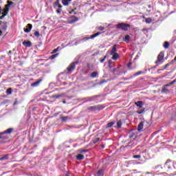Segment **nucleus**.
<instances>
[{
    "label": "nucleus",
    "mask_w": 176,
    "mask_h": 176,
    "mask_svg": "<svg viewBox=\"0 0 176 176\" xmlns=\"http://www.w3.org/2000/svg\"><path fill=\"white\" fill-rule=\"evenodd\" d=\"M118 30H122V31H128L130 28V25L127 23H119L117 25Z\"/></svg>",
    "instance_id": "obj_1"
},
{
    "label": "nucleus",
    "mask_w": 176,
    "mask_h": 176,
    "mask_svg": "<svg viewBox=\"0 0 176 176\" xmlns=\"http://www.w3.org/2000/svg\"><path fill=\"white\" fill-rule=\"evenodd\" d=\"M89 109L90 111H101V109H104V106H102V104L91 106L89 107Z\"/></svg>",
    "instance_id": "obj_2"
},
{
    "label": "nucleus",
    "mask_w": 176,
    "mask_h": 176,
    "mask_svg": "<svg viewBox=\"0 0 176 176\" xmlns=\"http://www.w3.org/2000/svg\"><path fill=\"white\" fill-rule=\"evenodd\" d=\"M76 64H78V61L72 63L68 67H67V74H71L72 71H74L76 67Z\"/></svg>",
    "instance_id": "obj_3"
},
{
    "label": "nucleus",
    "mask_w": 176,
    "mask_h": 176,
    "mask_svg": "<svg viewBox=\"0 0 176 176\" xmlns=\"http://www.w3.org/2000/svg\"><path fill=\"white\" fill-rule=\"evenodd\" d=\"M164 58V52H162L159 54L157 57V60H156L155 64H162V61Z\"/></svg>",
    "instance_id": "obj_4"
},
{
    "label": "nucleus",
    "mask_w": 176,
    "mask_h": 176,
    "mask_svg": "<svg viewBox=\"0 0 176 176\" xmlns=\"http://www.w3.org/2000/svg\"><path fill=\"white\" fill-rule=\"evenodd\" d=\"M171 164H171V160H168L166 161V162L165 163L164 167L166 168L170 169V168H171ZM173 166L174 168H175L176 162H173Z\"/></svg>",
    "instance_id": "obj_5"
},
{
    "label": "nucleus",
    "mask_w": 176,
    "mask_h": 176,
    "mask_svg": "<svg viewBox=\"0 0 176 176\" xmlns=\"http://www.w3.org/2000/svg\"><path fill=\"white\" fill-rule=\"evenodd\" d=\"M12 131H13V128H10L2 133H0V135L1 137H6L5 134H12Z\"/></svg>",
    "instance_id": "obj_6"
},
{
    "label": "nucleus",
    "mask_w": 176,
    "mask_h": 176,
    "mask_svg": "<svg viewBox=\"0 0 176 176\" xmlns=\"http://www.w3.org/2000/svg\"><path fill=\"white\" fill-rule=\"evenodd\" d=\"M98 35H101V32H97L91 35L90 37L84 38L83 41H89V39H94V38H96V36H98Z\"/></svg>",
    "instance_id": "obj_7"
},
{
    "label": "nucleus",
    "mask_w": 176,
    "mask_h": 176,
    "mask_svg": "<svg viewBox=\"0 0 176 176\" xmlns=\"http://www.w3.org/2000/svg\"><path fill=\"white\" fill-rule=\"evenodd\" d=\"M27 28H24V31L26 32V33H28V32H31V30H32V25L29 23L26 26Z\"/></svg>",
    "instance_id": "obj_8"
},
{
    "label": "nucleus",
    "mask_w": 176,
    "mask_h": 176,
    "mask_svg": "<svg viewBox=\"0 0 176 176\" xmlns=\"http://www.w3.org/2000/svg\"><path fill=\"white\" fill-rule=\"evenodd\" d=\"M41 82H42V80H38L33 83L31 84L32 87H38V85L41 84Z\"/></svg>",
    "instance_id": "obj_9"
},
{
    "label": "nucleus",
    "mask_w": 176,
    "mask_h": 176,
    "mask_svg": "<svg viewBox=\"0 0 176 176\" xmlns=\"http://www.w3.org/2000/svg\"><path fill=\"white\" fill-rule=\"evenodd\" d=\"M23 46H25V47H31L32 43L31 41H23Z\"/></svg>",
    "instance_id": "obj_10"
},
{
    "label": "nucleus",
    "mask_w": 176,
    "mask_h": 176,
    "mask_svg": "<svg viewBox=\"0 0 176 176\" xmlns=\"http://www.w3.org/2000/svg\"><path fill=\"white\" fill-rule=\"evenodd\" d=\"M168 87H166V85H164V87L162 89V93H165V94H168L170 93V90L167 89Z\"/></svg>",
    "instance_id": "obj_11"
},
{
    "label": "nucleus",
    "mask_w": 176,
    "mask_h": 176,
    "mask_svg": "<svg viewBox=\"0 0 176 176\" xmlns=\"http://www.w3.org/2000/svg\"><path fill=\"white\" fill-rule=\"evenodd\" d=\"M8 12H9V8H6L4 12L3 13V15L0 16V20H2L5 16L8 15Z\"/></svg>",
    "instance_id": "obj_12"
},
{
    "label": "nucleus",
    "mask_w": 176,
    "mask_h": 176,
    "mask_svg": "<svg viewBox=\"0 0 176 176\" xmlns=\"http://www.w3.org/2000/svg\"><path fill=\"white\" fill-rule=\"evenodd\" d=\"M142 129H144V122H140V124H138V131H141V130H142Z\"/></svg>",
    "instance_id": "obj_13"
},
{
    "label": "nucleus",
    "mask_w": 176,
    "mask_h": 176,
    "mask_svg": "<svg viewBox=\"0 0 176 176\" xmlns=\"http://www.w3.org/2000/svg\"><path fill=\"white\" fill-rule=\"evenodd\" d=\"M95 176H104V169L99 170Z\"/></svg>",
    "instance_id": "obj_14"
},
{
    "label": "nucleus",
    "mask_w": 176,
    "mask_h": 176,
    "mask_svg": "<svg viewBox=\"0 0 176 176\" xmlns=\"http://www.w3.org/2000/svg\"><path fill=\"white\" fill-rule=\"evenodd\" d=\"M72 0H62L63 5L64 6H68L69 5V2Z\"/></svg>",
    "instance_id": "obj_15"
},
{
    "label": "nucleus",
    "mask_w": 176,
    "mask_h": 176,
    "mask_svg": "<svg viewBox=\"0 0 176 176\" xmlns=\"http://www.w3.org/2000/svg\"><path fill=\"white\" fill-rule=\"evenodd\" d=\"M79 20V19L75 16H72L71 17V21L70 23H76V21H78Z\"/></svg>",
    "instance_id": "obj_16"
},
{
    "label": "nucleus",
    "mask_w": 176,
    "mask_h": 176,
    "mask_svg": "<svg viewBox=\"0 0 176 176\" xmlns=\"http://www.w3.org/2000/svg\"><path fill=\"white\" fill-rule=\"evenodd\" d=\"M116 45H114L113 46V47H112V49H111V52L110 53V55L111 56H112V54H116V52H117V50H116Z\"/></svg>",
    "instance_id": "obj_17"
},
{
    "label": "nucleus",
    "mask_w": 176,
    "mask_h": 176,
    "mask_svg": "<svg viewBox=\"0 0 176 176\" xmlns=\"http://www.w3.org/2000/svg\"><path fill=\"white\" fill-rule=\"evenodd\" d=\"M83 159H85V155H83L82 154H78L76 155L77 160H83Z\"/></svg>",
    "instance_id": "obj_18"
},
{
    "label": "nucleus",
    "mask_w": 176,
    "mask_h": 176,
    "mask_svg": "<svg viewBox=\"0 0 176 176\" xmlns=\"http://www.w3.org/2000/svg\"><path fill=\"white\" fill-rule=\"evenodd\" d=\"M124 42L129 43L130 42V35L127 34L125 36L124 38L123 39Z\"/></svg>",
    "instance_id": "obj_19"
},
{
    "label": "nucleus",
    "mask_w": 176,
    "mask_h": 176,
    "mask_svg": "<svg viewBox=\"0 0 176 176\" xmlns=\"http://www.w3.org/2000/svg\"><path fill=\"white\" fill-rule=\"evenodd\" d=\"M3 24L1 25V28L3 30V31H6V29L8 28V22H3Z\"/></svg>",
    "instance_id": "obj_20"
},
{
    "label": "nucleus",
    "mask_w": 176,
    "mask_h": 176,
    "mask_svg": "<svg viewBox=\"0 0 176 176\" xmlns=\"http://www.w3.org/2000/svg\"><path fill=\"white\" fill-rule=\"evenodd\" d=\"M135 104H136L137 107H138V108H142V106L144 105V104H142V101H138L135 102Z\"/></svg>",
    "instance_id": "obj_21"
},
{
    "label": "nucleus",
    "mask_w": 176,
    "mask_h": 176,
    "mask_svg": "<svg viewBox=\"0 0 176 176\" xmlns=\"http://www.w3.org/2000/svg\"><path fill=\"white\" fill-rule=\"evenodd\" d=\"M115 123H116L115 121L109 122V123L107 124V126H106L107 129H109V128L112 127V126H113V124H115Z\"/></svg>",
    "instance_id": "obj_22"
},
{
    "label": "nucleus",
    "mask_w": 176,
    "mask_h": 176,
    "mask_svg": "<svg viewBox=\"0 0 176 176\" xmlns=\"http://www.w3.org/2000/svg\"><path fill=\"white\" fill-rule=\"evenodd\" d=\"M111 58L112 60H118L119 58V54L118 53L113 54Z\"/></svg>",
    "instance_id": "obj_23"
},
{
    "label": "nucleus",
    "mask_w": 176,
    "mask_h": 176,
    "mask_svg": "<svg viewBox=\"0 0 176 176\" xmlns=\"http://www.w3.org/2000/svg\"><path fill=\"white\" fill-rule=\"evenodd\" d=\"M98 75V73L97 72H94L91 74L90 76L91 78H97Z\"/></svg>",
    "instance_id": "obj_24"
},
{
    "label": "nucleus",
    "mask_w": 176,
    "mask_h": 176,
    "mask_svg": "<svg viewBox=\"0 0 176 176\" xmlns=\"http://www.w3.org/2000/svg\"><path fill=\"white\" fill-rule=\"evenodd\" d=\"M175 82H176L175 80L171 81V82H169L168 84L165 85V87H170V86L174 85V83H175Z\"/></svg>",
    "instance_id": "obj_25"
},
{
    "label": "nucleus",
    "mask_w": 176,
    "mask_h": 176,
    "mask_svg": "<svg viewBox=\"0 0 176 176\" xmlns=\"http://www.w3.org/2000/svg\"><path fill=\"white\" fill-rule=\"evenodd\" d=\"M170 46V43L167 41H166L164 43V49H168V47Z\"/></svg>",
    "instance_id": "obj_26"
},
{
    "label": "nucleus",
    "mask_w": 176,
    "mask_h": 176,
    "mask_svg": "<svg viewBox=\"0 0 176 176\" xmlns=\"http://www.w3.org/2000/svg\"><path fill=\"white\" fill-rule=\"evenodd\" d=\"M120 127H122V121H118V122H117V126H116V128H117V129H120Z\"/></svg>",
    "instance_id": "obj_27"
},
{
    "label": "nucleus",
    "mask_w": 176,
    "mask_h": 176,
    "mask_svg": "<svg viewBox=\"0 0 176 176\" xmlns=\"http://www.w3.org/2000/svg\"><path fill=\"white\" fill-rule=\"evenodd\" d=\"M98 141H100V138H96L93 140L92 143L93 144H97V142H98Z\"/></svg>",
    "instance_id": "obj_28"
},
{
    "label": "nucleus",
    "mask_w": 176,
    "mask_h": 176,
    "mask_svg": "<svg viewBox=\"0 0 176 176\" xmlns=\"http://www.w3.org/2000/svg\"><path fill=\"white\" fill-rule=\"evenodd\" d=\"M145 22H146L147 24H151V23H152V19H151V18H147V19H146Z\"/></svg>",
    "instance_id": "obj_29"
},
{
    "label": "nucleus",
    "mask_w": 176,
    "mask_h": 176,
    "mask_svg": "<svg viewBox=\"0 0 176 176\" xmlns=\"http://www.w3.org/2000/svg\"><path fill=\"white\" fill-rule=\"evenodd\" d=\"M8 157H9V155H6L3 157H0V160H7Z\"/></svg>",
    "instance_id": "obj_30"
},
{
    "label": "nucleus",
    "mask_w": 176,
    "mask_h": 176,
    "mask_svg": "<svg viewBox=\"0 0 176 176\" xmlns=\"http://www.w3.org/2000/svg\"><path fill=\"white\" fill-rule=\"evenodd\" d=\"M34 36H36L37 38H39V36H41V34L38 31L34 32Z\"/></svg>",
    "instance_id": "obj_31"
},
{
    "label": "nucleus",
    "mask_w": 176,
    "mask_h": 176,
    "mask_svg": "<svg viewBox=\"0 0 176 176\" xmlns=\"http://www.w3.org/2000/svg\"><path fill=\"white\" fill-rule=\"evenodd\" d=\"M58 56V54H56L51 56L50 57V60H54V58H56V57H57Z\"/></svg>",
    "instance_id": "obj_32"
},
{
    "label": "nucleus",
    "mask_w": 176,
    "mask_h": 176,
    "mask_svg": "<svg viewBox=\"0 0 176 176\" xmlns=\"http://www.w3.org/2000/svg\"><path fill=\"white\" fill-rule=\"evenodd\" d=\"M142 74H143V72L142 71H139V72L135 73L133 74V76H138L139 75H141Z\"/></svg>",
    "instance_id": "obj_33"
},
{
    "label": "nucleus",
    "mask_w": 176,
    "mask_h": 176,
    "mask_svg": "<svg viewBox=\"0 0 176 176\" xmlns=\"http://www.w3.org/2000/svg\"><path fill=\"white\" fill-rule=\"evenodd\" d=\"M58 5H60V0H56V1L54 4V8H57Z\"/></svg>",
    "instance_id": "obj_34"
},
{
    "label": "nucleus",
    "mask_w": 176,
    "mask_h": 176,
    "mask_svg": "<svg viewBox=\"0 0 176 176\" xmlns=\"http://www.w3.org/2000/svg\"><path fill=\"white\" fill-rule=\"evenodd\" d=\"M144 112H145V109H143L142 110H139V111H136V113H138V115H141L142 113H144Z\"/></svg>",
    "instance_id": "obj_35"
},
{
    "label": "nucleus",
    "mask_w": 176,
    "mask_h": 176,
    "mask_svg": "<svg viewBox=\"0 0 176 176\" xmlns=\"http://www.w3.org/2000/svg\"><path fill=\"white\" fill-rule=\"evenodd\" d=\"M60 119H61V120H63V122H65V120H67V119H69V117L64 116V117H61Z\"/></svg>",
    "instance_id": "obj_36"
},
{
    "label": "nucleus",
    "mask_w": 176,
    "mask_h": 176,
    "mask_svg": "<svg viewBox=\"0 0 176 176\" xmlns=\"http://www.w3.org/2000/svg\"><path fill=\"white\" fill-rule=\"evenodd\" d=\"M6 94L8 95L12 94V88H8L6 91Z\"/></svg>",
    "instance_id": "obj_37"
},
{
    "label": "nucleus",
    "mask_w": 176,
    "mask_h": 176,
    "mask_svg": "<svg viewBox=\"0 0 176 176\" xmlns=\"http://www.w3.org/2000/svg\"><path fill=\"white\" fill-rule=\"evenodd\" d=\"M13 3V1H8V4L6 6V9L9 8L12 4Z\"/></svg>",
    "instance_id": "obj_38"
},
{
    "label": "nucleus",
    "mask_w": 176,
    "mask_h": 176,
    "mask_svg": "<svg viewBox=\"0 0 176 176\" xmlns=\"http://www.w3.org/2000/svg\"><path fill=\"white\" fill-rule=\"evenodd\" d=\"M97 29L100 31H104V30H105V28H104V26H98Z\"/></svg>",
    "instance_id": "obj_39"
},
{
    "label": "nucleus",
    "mask_w": 176,
    "mask_h": 176,
    "mask_svg": "<svg viewBox=\"0 0 176 176\" xmlns=\"http://www.w3.org/2000/svg\"><path fill=\"white\" fill-rule=\"evenodd\" d=\"M133 159H141V156L140 155H136L133 156Z\"/></svg>",
    "instance_id": "obj_40"
},
{
    "label": "nucleus",
    "mask_w": 176,
    "mask_h": 176,
    "mask_svg": "<svg viewBox=\"0 0 176 176\" xmlns=\"http://www.w3.org/2000/svg\"><path fill=\"white\" fill-rule=\"evenodd\" d=\"M79 152H80V153H85L87 152V150H86V149H81V150H79Z\"/></svg>",
    "instance_id": "obj_41"
},
{
    "label": "nucleus",
    "mask_w": 176,
    "mask_h": 176,
    "mask_svg": "<svg viewBox=\"0 0 176 176\" xmlns=\"http://www.w3.org/2000/svg\"><path fill=\"white\" fill-rule=\"evenodd\" d=\"M57 52H58V47L56 48V49H54V50L52 51V54H54V53H57Z\"/></svg>",
    "instance_id": "obj_42"
},
{
    "label": "nucleus",
    "mask_w": 176,
    "mask_h": 176,
    "mask_svg": "<svg viewBox=\"0 0 176 176\" xmlns=\"http://www.w3.org/2000/svg\"><path fill=\"white\" fill-rule=\"evenodd\" d=\"M107 58V56H104V58L102 59H100V63H104L105 61V59Z\"/></svg>",
    "instance_id": "obj_43"
},
{
    "label": "nucleus",
    "mask_w": 176,
    "mask_h": 176,
    "mask_svg": "<svg viewBox=\"0 0 176 176\" xmlns=\"http://www.w3.org/2000/svg\"><path fill=\"white\" fill-rule=\"evenodd\" d=\"M111 64H112V60H109V67H110V68H112V66L111 65Z\"/></svg>",
    "instance_id": "obj_44"
},
{
    "label": "nucleus",
    "mask_w": 176,
    "mask_h": 176,
    "mask_svg": "<svg viewBox=\"0 0 176 176\" xmlns=\"http://www.w3.org/2000/svg\"><path fill=\"white\" fill-rule=\"evenodd\" d=\"M169 66H170V63L165 65L164 69H166L167 68V67H169Z\"/></svg>",
    "instance_id": "obj_45"
},
{
    "label": "nucleus",
    "mask_w": 176,
    "mask_h": 176,
    "mask_svg": "<svg viewBox=\"0 0 176 176\" xmlns=\"http://www.w3.org/2000/svg\"><path fill=\"white\" fill-rule=\"evenodd\" d=\"M164 69H160L157 70L158 74H160V72H162V71H163Z\"/></svg>",
    "instance_id": "obj_46"
},
{
    "label": "nucleus",
    "mask_w": 176,
    "mask_h": 176,
    "mask_svg": "<svg viewBox=\"0 0 176 176\" xmlns=\"http://www.w3.org/2000/svg\"><path fill=\"white\" fill-rule=\"evenodd\" d=\"M56 13H58V14H60V13H61V11H60L59 10H57Z\"/></svg>",
    "instance_id": "obj_47"
},
{
    "label": "nucleus",
    "mask_w": 176,
    "mask_h": 176,
    "mask_svg": "<svg viewBox=\"0 0 176 176\" xmlns=\"http://www.w3.org/2000/svg\"><path fill=\"white\" fill-rule=\"evenodd\" d=\"M58 8H59V9H61V8H63V6H61V5H58Z\"/></svg>",
    "instance_id": "obj_48"
},
{
    "label": "nucleus",
    "mask_w": 176,
    "mask_h": 176,
    "mask_svg": "<svg viewBox=\"0 0 176 176\" xmlns=\"http://www.w3.org/2000/svg\"><path fill=\"white\" fill-rule=\"evenodd\" d=\"M131 66V63H129L128 64V68H130Z\"/></svg>",
    "instance_id": "obj_49"
},
{
    "label": "nucleus",
    "mask_w": 176,
    "mask_h": 176,
    "mask_svg": "<svg viewBox=\"0 0 176 176\" xmlns=\"http://www.w3.org/2000/svg\"><path fill=\"white\" fill-rule=\"evenodd\" d=\"M101 148H102V149H104V148H105V146L104 144H102Z\"/></svg>",
    "instance_id": "obj_50"
},
{
    "label": "nucleus",
    "mask_w": 176,
    "mask_h": 176,
    "mask_svg": "<svg viewBox=\"0 0 176 176\" xmlns=\"http://www.w3.org/2000/svg\"><path fill=\"white\" fill-rule=\"evenodd\" d=\"M117 69H118L117 68H114L113 70V72H116V71H117Z\"/></svg>",
    "instance_id": "obj_51"
},
{
    "label": "nucleus",
    "mask_w": 176,
    "mask_h": 176,
    "mask_svg": "<svg viewBox=\"0 0 176 176\" xmlns=\"http://www.w3.org/2000/svg\"><path fill=\"white\" fill-rule=\"evenodd\" d=\"M2 35V31L0 30V36Z\"/></svg>",
    "instance_id": "obj_52"
},
{
    "label": "nucleus",
    "mask_w": 176,
    "mask_h": 176,
    "mask_svg": "<svg viewBox=\"0 0 176 176\" xmlns=\"http://www.w3.org/2000/svg\"><path fill=\"white\" fill-rule=\"evenodd\" d=\"M66 102H65V100H63V104H65Z\"/></svg>",
    "instance_id": "obj_53"
},
{
    "label": "nucleus",
    "mask_w": 176,
    "mask_h": 176,
    "mask_svg": "<svg viewBox=\"0 0 176 176\" xmlns=\"http://www.w3.org/2000/svg\"><path fill=\"white\" fill-rule=\"evenodd\" d=\"M14 105H16V102H14Z\"/></svg>",
    "instance_id": "obj_54"
},
{
    "label": "nucleus",
    "mask_w": 176,
    "mask_h": 176,
    "mask_svg": "<svg viewBox=\"0 0 176 176\" xmlns=\"http://www.w3.org/2000/svg\"><path fill=\"white\" fill-rule=\"evenodd\" d=\"M130 138H131V137H133V135H129Z\"/></svg>",
    "instance_id": "obj_55"
},
{
    "label": "nucleus",
    "mask_w": 176,
    "mask_h": 176,
    "mask_svg": "<svg viewBox=\"0 0 176 176\" xmlns=\"http://www.w3.org/2000/svg\"><path fill=\"white\" fill-rule=\"evenodd\" d=\"M65 176H69V175H68V174H66V175Z\"/></svg>",
    "instance_id": "obj_56"
},
{
    "label": "nucleus",
    "mask_w": 176,
    "mask_h": 176,
    "mask_svg": "<svg viewBox=\"0 0 176 176\" xmlns=\"http://www.w3.org/2000/svg\"><path fill=\"white\" fill-rule=\"evenodd\" d=\"M9 53L11 54V53H12V51H10Z\"/></svg>",
    "instance_id": "obj_57"
},
{
    "label": "nucleus",
    "mask_w": 176,
    "mask_h": 176,
    "mask_svg": "<svg viewBox=\"0 0 176 176\" xmlns=\"http://www.w3.org/2000/svg\"><path fill=\"white\" fill-rule=\"evenodd\" d=\"M148 8H151V5L148 6Z\"/></svg>",
    "instance_id": "obj_58"
},
{
    "label": "nucleus",
    "mask_w": 176,
    "mask_h": 176,
    "mask_svg": "<svg viewBox=\"0 0 176 176\" xmlns=\"http://www.w3.org/2000/svg\"><path fill=\"white\" fill-rule=\"evenodd\" d=\"M0 78H1V76H0Z\"/></svg>",
    "instance_id": "obj_59"
}]
</instances>
